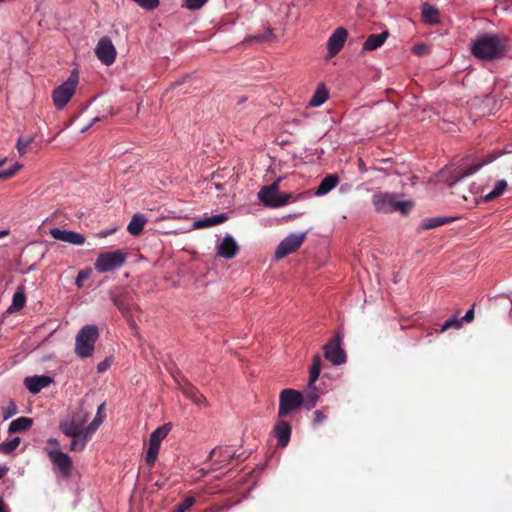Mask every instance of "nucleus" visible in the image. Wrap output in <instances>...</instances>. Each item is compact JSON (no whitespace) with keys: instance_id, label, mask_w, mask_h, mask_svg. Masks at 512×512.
I'll use <instances>...</instances> for the list:
<instances>
[{"instance_id":"obj_1","label":"nucleus","mask_w":512,"mask_h":512,"mask_svg":"<svg viewBox=\"0 0 512 512\" xmlns=\"http://www.w3.org/2000/svg\"><path fill=\"white\" fill-rule=\"evenodd\" d=\"M507 47L504 36L497 34H485L477 37L472 45V54L481 60H493L501 57Z\"/></svg>"},{"instance_id":"obj_2","label":"nucleus","mask_w":512,"mask_h":512,"mask_svg":"<svg viewBox=\"0 0 512 512\" xmlns=\"http://www.w3.org/2000/svg\"><path fill=\"white\" fill-rule=\"evenodd\" d=\"M89 415L90 413L84 408L83 402H80L76 411H74L69 418L60 421V431L65 436L70 437L72 439L71 441L81 438Z\"/></svg>"},{"instance_id":"obj_3","label":"nucleus","mask_w":512,"mask_h":512,"mask_svg":"<svg viewBox=\"0 0 512 512\" xmlns=\"http://www.w3.org/2000/svg\"><path fill=\"white\" fill-rule=\"evenodd\" d=\"M373 205L376 211L381 213H391L399 211L407 214L413 207L411 200H399L397 195L392 193H379L373 196Z\"/></svg>"},{"instance_id":"obj_4","label":"nucleus","mask_w":512,"mask_h":512,"mask_svg":"<svg viewBox=\"0 0 512 512\" xmlns=\"http://www.w3.org/2000/svg\"><path fill=\"white\" fill-rule=\"evenodd\" d=\"M99 337V330L95 325H85L76 335L75 354L80 358L90 357Z\"/></svg>"},{"instance_id":"obj_5","label":"nucleus","mask_w":512,"mask_h":512,"mask_svg":"<svg viewBox=\"0 0 512 512\" xmlns=\"http://www.w3.org/2000/svg\"><path fill=\"white\" fill-rule=\"evenodd\" d=\"M304 402L303 393L292 388L283 389L279 394L278 417H287L297 411Z\"/></svg>"},{"instance_id":"obj_6","label":"nucleus","mask_w":512,"mask_h":512,"mask_svg":"<svg viewBox=\"0 0 512 512\" xmlns=\"http://www.w3.org/2000/svg\"><path fill=\"white\" fill-rule=\"evenodd\" d=\"M78 85V74L73 71L69 78L57 86L52 93L53 103L58 110L63 109L75 93Z\"/></svg>"},{"instance_id":"obj_7","label":"nucleus","mask_w":512,"mask_h":512,"mask_svg":"<svg viewBox=\"0 0 512 512\" xmlns=\"http://www.w3.org/2000/svg\"><path fill=\"white\" fill-rule=\"evenodd\" d=\"M290 195L279 192L278 181L263 186L258 192L259 201L266 207L279 208L288 204Z\"/></svg>"},{"instance_id":"obj_8","label":"nucleus","mask_w":512,"mask_h":512,"mask_svg":"<svg viewBox=\"0 0 512 512\" xmlns=\"http://www.w3.org/2000/svg\"><path fill=\"white\" fill-rule=\"evenodd\" d=\"M126 259L127 254L122 250L108 251L98 255L94 267L99 273H107L120 268Z\"/></svg>"},{"instance_id":"obj_9","label":"nucleus","mask_w":512,"mask_h":512,"mask_svg":"<svg viewBox=\"0 0 512 512\" xmlns=\"http://www.w3.org/2000/svg\"><path fill=\"white\" fill-rule=\"evenodd\" d=\"M504 153H505L504 151H500V152H497L494 154L487 155L484 160L466 159L460 165L458 174L455 176V179H453L449 182V186L453 187L455 184H457L463 178H466V177L476 173L483 166H485L489 163H492L493 161H495L499 156L503 155Z\"/></svg>"},{"instance_id":"obj_10","label":"nucleus","mask_w":512,"mask_h":512,"mask_svg":"<svg viewBox=\"0 0 512 512\" xmlns=\"http://www.w3.org/2000/svg\"><path fill=\"white\" fill-rule=\"evenodd\" d=\"M343 336L337 334L324 346V357L333 365H342L346 362V353L341 347Z\"/></svg>"},{"instance_id":"obj_11","label":"nucleus","mask_w":512,"mask_h":512,"mask_svg":"<svg viewBox=\"0 0 512 512\" xmlns=\"http://www.w3.org/2000/svg\"><path fill=\"white\" fill-rule=\"evenodd\" d=\"M306 233H291L285 237L277 246L274 257L281 259L295 252L303 243Z\"/></svg>"},{"instance_id":"obj_12","label":"nucleus","mask_w":512,"mask_h":512,"mask_svg":"<svg viewBox=\"0 0 512 512\" xmlns=\"http://www.w3.org/2000/svg\"><path fill=\"white\" fill-rule=\"evenodd\" d=\"M94 51L102 64L110 66L115 62L117 53L115 46L109 37L103 36L100 38Z\"/></svg>"},{"instance_id":"obj_13","label":"nucleus","mask_w":512,"mask_h":512,"mask_svg":"<svg viewBox=\"0 0 512 512\" xmlns=\"http://www.w3.org/2000/svg\"><path fill=\"white\" fill-rule=\"evenodd\" d=\"M102 423L103 422L100 418H94L86 427L84 426L81 438L71 441L69 450L73 452H82Z\"/></svg>"},{"instance_id":"obj_14","label":"nucleus","mask_w":512,"mask_h":512,"mask_svg":"<svg viewBox=\"0 0 512 512\" xmlns=\"http://www.w3.org/2000/svg\"><path fill=\"white\" fill-rule=\"evenodd\" d=\"M49 459L64 476H69L72 471V460L70 456L61 451L59 448H51L47 450Z\"/></svg>"},{"instance_id":"obj_15","label":"nucleus","mask_w":512,"mask_h":512,"mask_svg":"<svg viewBox=\"0 0 512 512\" xmlns=\"http://www.w3.org/2000/svg\"><path fill=\"white\" fill-rule=\"evenodd\" d=\"M50 235L55 240L66 242L72 245L81 246L85 243V236L72 230H64L54 227L50 229Z\"/></svg>"},{"instance_id":"obj_16","label":"nucleus","mask_w":512,"mask_h":512,"mask_svg":"<svg viewBox=\"0 0 512 512\" xmlns=\"http://www.w3.org/2000/svg\"><path fill=\"white\" fill-rule=\"evenodd\" d=\"M348 32L343 27H338L328 38L327 49L329 57H334L343 48L347 40Z\"/></svg>"},{"instance_id":"obj_17","label":"nucleus","mask_w":512,"mask_h":512,"mask_svg":"<svg viewBox=\"0 0 512 512\" xmlns=\"http://www.w3.org/2000/svg\"><path fill=\"white\" fill-rule=\"evenodd\" d=\"M239 251V246L235 239L227 234L218 244H217V255L225 258L232 259L236 256Z\"/></svg>"},{"instance_id":"obj_18","label":"nucleus","mask_w":512,"mask_h":512,"mask_svg":"<svg viewBox=\"0 0 512 512\" xmlns=\"http://www.w3.org/2000/svg\"><path fill=\"white\" fill-rule=\"evenodd\" d=\"M286 417H278L274 426V434L281 447H286L291 437V425L285 420Z\"/></svg>"},{"instance_id":"obj_19","label":"nucleus","mask_w":512,"mask_h":512,"mask_svg":"<svg viewBox=\"0 0 512 512\" xmlns=\"http://www.w3.org/2000/svg\"><path fill=\"white\" fill-rule=\"evenodd\" d=\"M53 378L47 375L28 376L24 379V386L32 394H38L43 388L48 387Z\"/></svg>"},{"instance_id":"obj_20","label":"nucleus","mask_w":512,"mask_h":512,"mask_svg":"<svg viewBox=\"0 0 512 512\" xmlns=\"http://www.w3.org/2000/svg\"><path fill=\"white\" fill-rule=\"evenodd\" d=\"M227 218L228 217L225 213H220L212 216H205L199 220H196L193 224V227L196 229H202L216 226L218 224L225 222Z\"/></svg>"},{"instance_id":"obj_21","label":"nucleus","mask_w":512,"mask_h":512,"mask_svg":"<svg viewBox=\"0 0 512 512\" xmlns=\"http://www.w3.org/2000/svg\"><path fill=\"white\" fill-rule=\"evenodd\" d=\"M388 35V31H383L382 33L369 35L366 41L364 42L362 49L364 51H372L381 47L385 43Z\"/></svg>"},{"instance_id":"obj_22","label":"nucleus","mask_w":512,"mask_h":512,"mask_svg":"<svg viewBox=\"0 0 512 512\" xmlns=\"http://www.w3.org/2000/svg\"><path fill=\"white\" fill-rule=\"evenodd\" d=\"M339 182V178L336 174H329L322 179L319 186L316 189L315 194L317 196H324L334 189Z\"/></svg>"},{"instance_id":"obj_23","label":"nucleus","mask_w":512,"mask_h":512,"mask_svg":"<svg viewBox=\"0 0 512 512\" xmlns=\"http://www.w3.org/2000/svg\"><path fill=\"white\" fill-rule=\"evenodd\" d=\"M33 420L32 418L21 416L10 422L8 426V432L10 434L23 432L32 427Z\"/></svg>"},{"instance_id":"obj_24","label":"nucleus","mask_w":512,"mask_h":512,"mask_svg":"<svg viewBox=\"0 0 512 512\" xmlns=\"http://www.w3.org/2000/svg\"><path fill=\"white\" fill-rule=\"evenodd\" d=\"M145 223H146V218L144 215L139 214V213L134 214L127 226V230L131 235L136 236L141 233V231L144 228Z\"/></svg>"},{"instance_id":"obj_25","label":"nucleus","mask_w":512,"mask_h":512,"mask_svg":"<svg viewBox=\"0 0 512 512\" xmlns=\"http://www.w3.org/2000/svg\"><path fill=\"white\" fill-rule=\"evenodd\" d=\"M422 17L427 24H437L439 22L438 10L429 3H425L422 6Z\"/></svg>"},{"instance_id":"obj_26","label":"nucleus","mask_w":512,"mask_h":512,"mask_svg":"<svg viewBox=\"0 0 512 512\" xmlns=\"http://www.w3.org/2000/svg\"><path fill=\"white\" fill-rule=\"evenodd\" d=\"M328 96H329V93H328L326 87L323 84L319 85L309 101V106H311V107L321 106L322 104H324L326 102V100L328 99Z\"/></svg>"},{"instance_id":"obj_27","label":"nucleus","mask_w":512,"mask_h":512,"mask_svg":"<svg viewBox=\"0 0 512 512\" xmlns=\"http://www.w3.org/2000/svg\"><path fill=\"white\" fill-rule=\"evenodd\" d=\"M172 429L171 423H165L158 428H156L149 437V441L154 443H158L161 445V442L168 436L169 432Z\"/></svg>"},{"instance_id":"obj_28","label":"nucleus","mask_w":512,"mask_h":512,"mask_svg":"<svg viewBox=\"0 0 512 512\" xmlns=\"http://www.w3.org/2000/svg\"><path fill=\"white\" fill-rule=\"evenodd\" d=\"M455 218L453 217H433V218H426L421 223V228L424 230L433 229L439 226H443L447 223H450Z\"/></svg>"},{"instance_id":"obj_29","label":"nucleus","mask_w":512,"mask_h":512,"mask_svg":"<svg viewBox=\"0 0 512 512\" xmlns=\"http://www.w3.org/2000/svg\"><path fill=\"white\" fill-rule=\"evenodd\" d=\"M26 303V295L23 288H18L12 298V304L7 309L8 312H14L22 309Z\"/></svg>"},{"instance_id":"obj_30","label":"nucleus","mask_w":512,"mask_h":512,"mask_svg":"<svg viewBox=\"0 0 512 512\" xmlns=\"http://www.w3.org/2000/svg\"><path fill=\"white\" fill-rule=\"evenodd\" d=\"M304 396V402L302 406H304L307 410H311L314 408L319 400V392L316 386L312 387V389H309L307 387V391Z\"/></svg>"},{"instance_id":"obj_31","label":"nucleus","mask_w":512,"mask_h":512,"mask_svg":"<svg viewBox=\"0 0 512 512\" xmlns=\"http://www.w3.org/2000/svg\"><path fill=\"white\" fill-rule=\"evenodd\" d=\"M506 188H507V181L504 179L498 180L495 184V187L487 194H484L482 196V198L486 202L492 201V200L496 199L497 197H499L500 195H502L503 192L506 190Z\"/></svg>"},{"instance_id":"obj_32","label":"nucleus","mask_w":512,"mask_h":512,"mask_svg":"<svg viewBox=\"0 0 512 512\" xmlns=\"http://www.w3.org/2000/svg\"><path fill=\"white\" fill-rule=\"evenodd\" d=\"M321 373V360L319 356H315L313 364L310 369V376L308 382V388L312 389L314 387L315 382L318 380L319 375Z\"/></svg>"},{"instance_id":"obj_33","label":"nucleus","mask_w":512,"mask_h":512,"mask_svg":"<svg viewBox=\"0 0 512 512\" xmlns=\"http://www.w3.org/2000/svg\"><path fill=\"white\" fill-rule=\"evenodd\" d=\"M160 444L149 441V445L146 452V462L148 465H154L158 453L160 451Z\"/></svg>"},{"instance_id":"obj_34","label":"nucleus","mask_w":512,"mask_h":512,"mask_svg":"<svg viewBox=\"0 0 512 512\" xmlns=\"http://www.w3.org/2000/svg\"><path fill=\"white\" fill-rule=\"evenodd\" d=\"M20 444V438L14 437L11 440L0 443V452L4 454H11Z\"/></svg>"},{"instance_id":"obj_35","label":"nucleus","mask_w":512,"mask_h":512,"mask_svg":"<svg viewBox=\"0 0 512 512\" xmlns=\"http://www.w3.org/2000/svg\"><path fill=\"white\" fill-rule=\"evenodd\" d=\"M183 393L187 398H189L193 403L196 405H204L205 404V398L202 394L198 393L193 388H187L183 390Z\"/></svg>"},{"instance_id":"obj_36","label":"nucleus","mask_w":512,"mask_h":512,"mask_svg":"<svg viewBox=\"0 0 512 512\" xmlns=\"http://www.w3.org/2000/svg\"><path fill=\"white\" fill-rule=\"evenodd\" d=\"M34 138L32 136H20L17 140L16 148L20 155H24L26 153V149L33 142Z\"/></svg>"},{"instance_id":"obj_37","label":"nucleus","mask_w":512,"mask_h":512,"mask_svg":"<svg viewBox=\"0 0 512 512\" xmlns=\"http://www.w3.org/2000/svg\"><path fill=\"white\" fill-rule=\"evenodd\" d=\"M462 320L457 315L448 318L442 325L441 332H444L450 328L459 329L462 327Z\"/></svg>"},{"instance_id":"obj_38","label":"nucleus","mask_w":512,"mask_h":512,"mask_svg":"<svg viewBox=\"0 0 512 512\" xmlns=\"http://www.w3.org/2000/svg\"><path fill=\"white\" fill-rule=\"evenodd\" d=\"M18 409L13 400H10L8 405L2 408V416L3 420H8L11 417H13L15 414H17Z\"/></svg>"},{"instance_id":"obj_39","label":"nucleus","mask_w":512,"mask_h":512,"mask_svg":"<svg viewBox=\"0 0 512 512\" xmlns=\"http://www.w3.org/2000/svg\"><path fill=\"white\" fill-rule=\"evenodd\" d=\"M196 502L195 497L189 496L183 500L172 512H186L189 510Z\"/></svg>"},{"instance_id":"obj_40","label":"nucleus","mask_w":512,"mask_h":512,"mask_svg":"<svg viewBox=\"0 0 512 512\" xmlns=\"http://www.w3.org/2000/svg\"><path fill=\"white\" fill-rule=\"evenodd\" d=\"M5 162V160H2L0 161V167L3 165V163ZM21 168V165L19 164H14L11 168L9 169H5V170H1L0 171V178L1 179H8L10 177H12L13 175L16 174V172Z\"/></svg>"},{"instance_id":"obj_41","label":"nucleus","mask_w":512,"mask_h":512,"mask_svg":"<svg viewBox=\"0 0 512 512\" xmlns=\"http://www.w3.org/2000/svg\"><path fill=\"white\" fill-rule=\"evenodd\" d=\"M135 3H137L140 7L152 10L155 9L159 5V0H133Z\"/></svg>"},{"instance_id":"obj_42","label":"nucleus","mask_w":512,"mask_h":512,"mask_svg":"<svg viewBox=\"0 0 512 512\" xmlns=\"http://www.w3.org/2000/svg\"><path fill=\"white\" fill-rule=\"evenodd\" d=\"M217 451L220 452L221 456L224 458V459H227V458H232L234 456V453H231L230 451H228L227 449L223 450L221 448H213L208 456H207V460H211L214 455L217 453Z\"/></svg>"},{"instance_id":"obj_43","label":"nucleus","mask_w":512,"mask_h":512,"mask_svg":"<svg viewBox=\"0 0 512 512\" xmlns=\"http://www.w3.org/2000/svg\"><path fill=\"white\" fill-rule=\"evenodd\" d=\"M208 0H185V5L190 10L201 8Z\"/></svg>"},{"instance_id":"obj_44","label":"nucleus","mask_w":512,"mask_h":512,"mask_svg":"<svg viewBox=\"0 0 512 512\" xmlns=\"http://www.w3.org/2000/svg\"><path fill=\"white\" fill-rule=\"evenodd\" d=\"M89 276H90L89 269L81 270L76 277L75 285L79 288L82 287L83 281L86 280Z\"/></svg>"},{"instance_id":"obj_45","label":"nucleus","mask_w":512,"mask_h":512,"mask_svg":"<svg viewBox=\"0 0 512 512\" xmlns=\"http://www.w3.org/2000/svg\"><path fill=\"white\" fill-rule=\"evenodd\" d=\"M273 37V31L271 29H268L264 34L262 35H257V36H253L251 37L249 40L250 41H257V42H263L269 38Z\"/></svg>"},{"instance_id":"obj_46","label":"nucleus","mask_w":512,"mask_h":512,"mask_svg":"<svg viewBox=\"0 0 512 512\" xmlns=\"http://www.w3.org/2000/svg\"><path fill=\"white\" fill-rule=\"evenodd\" d=\"M327 419V416L320 410L314 412V424H320Z\"/></svg>"},{"instance_id":"obj_47","label":"nucleus","mask_w":512,"mask_h":512,"mask_svg":"<svg viewBox=\"0 0 512 512\" xmlns=\"http://www.w3.org/2000/svg\"><path fill=\"white\" fill-rule=\"evenodd\" d=\"M474 319V309H469L463 317H461L462 323L463 322H471Z\"/></svg>"},{"instance_id":"obj_48","label":"nucleus","mask_w":512,"mask_h":512,"mask_svg":"<svg viewBox=\"0 0 512 512\" xmlns=\"http://www.w3.org/2000/svg\"><path fill=\"white\" fill-rule=\"evenodd\" d=\"M104 408H105V403L100 404L97 408V412H96V415L94 418H100L103 422L104 421Z\"/></svg>"},{"instance_id":"obj_49","label":"nucleus","mask_w":512,"mask_h":512,"mask_svg":"<svg viewBox=\"0 0 512 512\" xmlns=\"http://www.w3.org/2000/svg\"><path fill=\"white\" fill-rule=\"evenodd\" d=\"M109 366V363L107 360H104L102 362H100L98 365H97V371L102 373L104 371H106V369L108 368Z\"/></svg>"},{"instance_id":"obj_50","label":"nucleus","mask_w":512,"mask_h":512,"mask_svg":"<svg viewBox=\"0 0 512 512\" xmlns=\"http://www.w3.org/2000/svg\"><path fill=\"white\" fill-rule=\"evenodd\" d=\"M47 443L51 446H53V448H59V441L55 438H49L47 440Z\"/></svg>"},{"instance_id":"obj_51","label":"nucleus","mask_w":512,"mask_h":512,"mask_svg":"<svg viewBox=\"0 0 512 512\" xmlns=\"http://www.w3.org/2000/svg\"><path fill=\"white\" fill-rule=\"evenodd\" d=\"M414 51H415L416 54L421 55V54H423L425 52V46L418 45V46H416L414 48Z\"/></svg>"},{"instance_id":"obj_52","label":"nucleus","mask_w":512,"mask_h":512,"mask_svg":"<svg viewBox=\"0 0 512 512\" xmlns=\"http://www.w3.org/2000/svg\"><path fill=\"white\" fill-rule=\"evenodd\" d=\"M8 472V467L6 465L0 466V479Z\"/></svg>"},{"instance_id":"obj_53","label":"nucleus","mask_w":512,"mask_h":512,"mask_svg":"<svg viewBox=\"0 0 512 512\" xmlns=\"http://www.w3.org/2000/svg\"><path fill=\"white\" fill-rule=\"evenodd\" d=\"M0 512H9L5 503L0 499Z\"/></svg>"},{"instance_id":"obj_54","label":"nucleus","mask_w":512,"mask_h":512,"mask_svg":"<svg viewBox=\"0 0 512 512\" xmlns=\"http://www.w3.org/2000/svg\"><path fill=\"white\" fill-rule=\"evenodd\" d=\"M9 234H10V230H8V229L0 230V238L6 237Z\"/></svg>"},{"instance_id":"obj_55","label":"nucleus","mask_w":512,"mask_h":512,"mask_svg":"<svg viewBox=\"0 0 512 512\" xmlns=\"http://www.w3.org/2000/svg\"><path fill=\"white\" fill-rule=\"evenodd\" d=\"M110 232L109 231H102L98 233L99 237H106Z\"/></svg>"},{"instance_id":"obj_56","label":"nucleus","mask_w":512,"mask_h":512,"mask_svg":"<svg viewBox=\"0 0 512 512\" xmlns=\"http://www.w3.org/2000/svg\"><path fill=\"white\" fill-rule=\"evenodd\" d=\"M92 126V123H89L87 126H85L81 131L85 132Z\"/></svg>"},{"instance_id":"obj_57","label":"nucleus","mask_w":512,"mask_h":512,"mask_svg":"<svg viewBox=\"0 0 512 512\" xmlns=\"http://www.w3.org/2000/svg\"><path fill=\"white\" fill-rule=\"evenodd\" d=\"M99 120H100L99 117H95V118L92 119V121L90 123H92V125H93V124H95Z\"/></svg>"},{"instance_id":"obj_58","label":"nucleus","mask_w":512,"mask_h":512,"mask_svg":"<svg viewBox=\"0 0 512 512\" xmlns=\"http://www.w3.org/2000/svg\"><path fill=\"white\" fill-rule=\"evenodd\" d=\"M206 512H209V511H206Z\"/></svg>"}]
</instances>
